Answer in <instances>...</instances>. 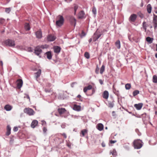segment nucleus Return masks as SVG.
I'll use <instances>...</instances> for the list:
<instances>
[{
    "label": "nucleus",
    "instance_id": "f257e3e1",
    "mask_svg": "<svg viewBox=\"0 0 157 157\" xmlns=\"http://www.w3.org/2000/svg\"><path fill=\"white\" fill-rule=\"evenodd\" d=\"M134 148L136 149L140 148L143 145V142L140 139H137L134 141L133 143Z\"/></svg>",
    "mask_w": 157,
    "mask_h": 157
},
{
    "label": "nucleus",
    "instance_id": "f03ea898",
    "mask_svg": "<svg viewBox=\"0 0 157 157\" xmlns=\"http://www.w3.org/2000/svg\"><path fill=\"white\" fill-rule=\"evenodd\" d=\"M58 19L56 21V25L57 26L60 27L62 26L64 22V19L62 16L59 15L58 16Z\"/></svg>",
    "mask_w": 157,
    "mask_h": 157
},
{
    "label": "nucleus",
    "instance_id": "7ed1b4c3",
    "mask_svg": "<svg viewBox=\"0 0 157 157\" xmlns=\"http://www.w3.org/2000/svg\"><path fill=\"white\" fill-rule=\"evenodd\" d=\"M24 112L29 116L33 115L35 113L33 109L29 108H26L24 110Z\"/></svg>",
    "mask_w": 157,
    "mask_h": 157
},
{
    "label": "nucleus",
    "instance_id": "20e7f679",
    "mask_svg": "<svg viewBox=\"0 0 157 157\" xmlns=\"http://www.w3.org/2000/svg\"><path fill=\"white\" fill-rule=\"evenodd\" d=\"M5 44L9 47H13L15 45L14 41L10 39H8L5 41Z\"/></svg>",
    "mask_w": 157,
    "mask_h": 157
},
{
    "label": "nucleus",
    "instance_id": "39448f33",
    "mask_svg": "<svg viewBox=\"0 0 157 157\" xmlns=\"http://www.w3.org/2000/svg\"><path fill=\"white\" fill-rule=\"evenodd\" d=\"M69 19L71 25H73L75 27L76 25V19L73 16H70L69 17Z\"/></svg>",
    "mask_w": 157,
    "mask_h": 157
},
{
    "label": "nucleus",
    "instance_id": "423d86ee",
    "mask_svg": "<svg viewBox=\"0 0 157 157\" xmlns=\"http://www.w3.org/2000/svg\"><path fill=\"white\" fill-rule=\"evenodd\" d=\"M137 18V15L136 14H132L129 17L128 21L131 23H132L135 21Z\"/></svg>",
    "mask_w": 157,
    "mask_h": 157
},
{
    "label": "nucleus",
    "instance_id": "0eeeda50",
    "mask_svg": "<svg viewBox=\"0 0 157 157\" xmlns=\"http://www.w3.org/2000/svg\"><path fill=\"white\" fill-rule=\"evenodd\" d=\"M100 33L96 31L94 33L93 37V40L94 41H96L101 36Z\"/></svg>",
    "mask_w": 157,
    "mask_h": 157
},
{
    "label": "nucleus",
    "instance_id": "6e6552de",
    "mask_svg": "<svg viewBox=\"0 0 157 157\" xmlns=\"http://www.w3.org/2000/svg\"><path fill=\"white\" fill-rule=\"evenodd\" d=\"M42 52V50L40 48L39 46H37L35 48L34 53L36 55L39 56Z\"/></svg>",
    "mask_w": 157,
    "mask_h": 157
},
{
    "label": "nucleus",
    "instance_id": "1a4fd4ad",
    "mask_svg": "<svg viewBox=\"0 0 157 157\" xmlns=\"http://www.w3.org/2000/svg\"><path fill=\"white\" fill-rule=\"evenodd\" d=\"M35 34L36 38L40 39L42 38V32L41 29H39L36 32Z\"/></svg>",
    "mask_w": 157,
    "mask_h": 157
},
{
    "label": "nucleus",
    "instance_id": "9d476101",
    "mask_svg": "<svg viewBox=\"0 0 157 157\" xmlns=\"http://www.w3.org/2000/svg\"><path fill=\"white\" fill-rule=\"evenodd\" d=\"M17 87L19 89H20L23 85V81L21 79H19L16 81Z\"/></svg>",
    "mask_w": 157,
    "mask_h": 157
},
{
    "label": "nucleus",
    "instance_id": "9b49d317",
    "mask_svg": "<svg viewBox=\"0 0 157 157\" xmlns=\"http://www.w3.org/2000/svg\"><path fill=\"white\" fill-rule=\"evenodd\" d=\"M153 23L154 25V26L155 29L157 27V16L154 14L153 15Z\"/></svg>",
    "mask_w": 157,
    "mask_h": 157
},
{
    "label": "nucleus",
    "instance_id": "f8f14e48",
    "mask_svg": "<svg viewBox=\"0 0 157 157\" xmlns=\"http://www.w3.org/2000/svg\"><path fill=\"white\" fill-rule=\"evenodd\" d=\"M56 38V37L54 35H49L48 36L47 40L48 41H54Z\"/></svg>",
    "mask_w": 157,
    "mask_h": 157
},
{
    "label": "nucleus",
    "instance_id": "ddd939ff",
    "mask_svg": "<svg viewBox=\"0 0 157 157\" xmlns=\"http://www.w3.org/2000/svg\"><path fill=\"white\" fill-rule=\"evenodd\" d=\"M143 104L142 103H139L138 104H135L134 106L138 110H140L142 107Z\"/></svg>",
    "mask_w": 157,
    "mask_h": 157
},
{
    "label": "nucleus",
    "instance_id": "4468645a",
    "mask_svg": "<svg viewBox=\"0 0 157 157\" xmlns=\"http://www.w3.org/2000/svg\"><path fill=\"white\" fill-rule=\"evenodd\" d=\"M38 122L36 120H33L31 125V127L33 128H35L38 124Z\"/></svg>",
    "mask_w": 157,
    "mask_h": 157
},
{
    "label": "nucleus",
    "instance_id": "2eb2a0df",
    "mask_svg": "<svg viewBox=\"0 0 157 157\" xmlns=\"http://www.w3.org/2000/svg\"><path fill=\"white\" fill-rule=\"evenodd\" d=\"M53 49L54 52L57 53H59L61 50V48L58 46L54 47Z\"/></svg>",
    "mask_w": 157,
    "mask_h": 157
},
{
    "label": "nucleus",
    "instance_id": "dca6fc26",
    "mask_svg": "<svg viewBox=\"0 0 157 157\" xmlns=\"http://www.w3.org/2000/svg\"><path fill=\"white\" fill-rule=\"evenodd\" d=\"M45 55L46 56L47 58L48 59L50 60L52 59V56L50 51H48L46 52L45 53Z\"/></svg>",
    "mask_w": 157,
    "mask_h": 157
},
{
    "label": "nucleus",
    "instance_id": "f3484780",
    "mask_svg": "<svg viewBox=\"0 0 157 157\" xmlns=\"http://www.w3.org/2000/svg\"><path fill=\"white\" fill-rule=\"evenodd\" d=\"M97 128L99 131H101L104 128V126L101 123H99L97 126Z\"/></svg>",
    "mask_w": 157,
    "mask_h": 157
},
{
    "label": "nucleus",
    "instance_id": "a211bd4d",
    "mask_svg": "<svg viewBox=\"0 0 157 157\" xmlns=\"http://www.w3.org/2000/svg\"><path fill=\"white\" fill-rule=\"evenodd\" d=\"M85 13L83 11H81L80 12L78 15V18L79 19H82L83 18Z\"/></svg>",
    "mask_w": 157,
    "mask_h": 157
},
{
    "label": "nucleus",
    "instance_id": "6ab92c4d",
    "mask_svg": "<svg viewBox=\"0 0 157 157\" xmlns=\"http://www.w3.org/2000/svg\"><path fill=\"white\" fill-rule=\"evenodd\" d=\"M92 88V86L91 85H89L85 87L83 89V91L84 93H86L87 91L88 90H90Z\"/></svg>",
    "mask_w": 157,
    "mask_h": 157
},
{
    "label": "nucleus",
    "instance_id": "aec40b11",
    "mask_svg": "<svg viewBox=\"0 0 157 157\" xmlns=\"http://www.w3.org/2000/svg\"><path fill=\"white\" fill-rule=\"evenodd\" d=\"M41 73V70L39 69L36 72H35L34 74L35 76V78L37 80L38 78L40 77Z\"/></svg>",
    "mask_w": 157,
    "mask_h": 157
},
{
    "label": "nucleus",
    "instance_id": "412c9836",
    "mask_svg": "<svg viewBox=\"0 0 157 157\" xmlns=\"http://www.w3.org/2000/svg\"><path fill=\"white\" fill-rule=\"evenodd\" d=\"M109 94L108 92L106 90L105 91L103 94V97L105 99H107L109 97Z\"/></svg>",
    "mask_w": 157,
    "mask_h": 157
},
{
    "label": "nucleus",
    "instance_id": "4be33fe9",
    "mask_svg": "<svg viewBox=\"0 0 157 157\" xmlns=\"http://www.w3.org/2000/svg\"><path fill=\"white\" fill-rule=\"evenodd\" d=\"M58 111L60 114H62L64 113L66 110L64 108H59Z\"/></svg>",
    "mask_w": 157,
    "mask_h": 157
},
{
    "label": "nucleus",
    "instance_id": "5701e85b",
    "mask_svg": "<svg viewBox=\"0 0 157 157\" xmlns=\"http://www.w3.org/2000/svg\"><path fill=\"white\" fill-rule=\"evenodd\" d=\"M11 127L9 125H8L7 126V131L6 133V136H9L11 133Z\"/></svg>",
    "mask_w": 157,
    "mask_h": 157
},
{
    "label": "nucleus",
    "instance_id": "b1692460",
    "mask_svg": "<svg viewBox=\"0 0 157 157\" xmlns=\"http://www.w3.org/2000/svg\"><path fill=\"white\" fill-rule=\"evenodd\" d=\"M12 108V106L9 105H7L4 107V109L7 111H10Z\"/></svg>",
    "mask_w": 157,
    "mask_h": 157
},
{
    "label": "nucleus",
    "instance_id": "393cba45",
    "mask_svg": "<svg viewBox=\"0 0 157 157\" xmlns=\"http://www.w3.org/2000/svg\"><path fill=\"white\" fill-rule=\"evenodd\" d=\"M73 109L75 110L79 111L81 110V106L79 105H75L74 106Z\"/></svg>",
    "mask_w": 157,
    "mask_h": 157
},
{
    "label": "nucleus",
    "instance_id": "a878e982",
    "mask_svg": "<svg viewBox=\"0 0 157 157\" xmlns=\"http://www.w3.org/2000/svg\"><path fill=\"white\" fill-rule=\"evenodd\" d=\"M24 28L25 30L26 31H29L30 29L29 24L28 23H25V24Z\"/></svg>",
    "mask_w": 157,
    "mask_h": 157
},
{
    "label": "nucleus",
    "instance_id": "bb28decb",
    "mask_svg": "<svg viewBox=\"0 0 157 157\" xmlns=\"http://www.w3.org/2000/svg\"><path fill=\"white\" fill-rule=\"evenodd\" d=\"M116 47L120 49L121 48L120 42L119 40H117L115 43Z\"/></svg>",
    "mask_w": 157,
    "mask_h": 157
},
{
    "label": "nucleus",
    "instance_id": "cd10ccee",
    "mask_svg": "<svg viewBox=\"0 0 157 157\" xmlns=\"http://www.w3.org/2000/svg\"><path fill=\"white\" fill-rule=\"evenodd\" d=\"M151 6L150 4H149L147 6V10L148 13H150L151 11Z\"/></svg>",
    "mask_w": 157,
    "mask_h": 157
},
{
    "label": "nucleus",
    "instance_id": "c85d7f7f",
    "mask_svg": "<svg viewBox=\"0 0 157 157\" xmlns=\"http://www.w3.org/2000/svg\"><path fill=\"white\" fill-rule=\"evenodd\" d=\"M87 131L86 129H83L81 131V136L83 137L84 136L86 133H87Z\"/></svg>",
    "mask_w": 157,
    "mask_h": 157
},
{
    "label": "nucleus",
    "instance_id": "c756f323",
    "mask_svg": "<svg viewBox=\"0 0 157 157\" xmlns=\"http://www.w3.org/2000/svg\"><path fill=\"white\" fill-rule=\"evenodd\" d=\"M153 38H151L150 37H147L146 38V41L149 44L153 42Z\"/></svg>",
    "mask_w": 157,
    "mask_h": 157
},
{
    "label": "nucleus",
    "instance_id": "7c9ffc66",
    "mask_svg": "<svg viewBox=\"0 0 157 157\" xmlns=\"http://www.w3.org/2000/svg\"><path fill=\"white\" fill-rule=\"evenodd\" d=\"M113 91L114 92V93L117 95V96H118L119 94V91H117L116 89L115 88L114 86V85H113Z\"/></svg>",
    "mask_w": 157,
    "mask_h": 157
},
{
    "label": "nucleus",
    "instance_id": "2f4dec72",
    "mask_svg": "<svg viewBox=\"0 0 157 157\" xmlns=\"http://www.w3.org/2000/svg\"><path fill=\"white\" fill-rule=\"evenodd\" d=\"M105 66L104 65H103L101 67L100 70V73L101 74H102L105 71Z\"/></svg>",
    "mask_w": 157,
    "mask_h": 157
},
{
    "label": "nucleus",
    "instance_id": "473e14b6",
    "mask_svg": "<svg viewBox=\"0 0 157 157\" xmlns=\"http://www.w3.org/2000/svg\"><path fill=\"white\" fill-rule=\"evenodd\" d=\"M152 81L154 83H157V76L154 75L153 77Z\"/></svg>",
    "mask_w": 157,
    "mask_h": 157
},
{
    "label": "nucleus",
    "instance_id": "72a5a7b5",
    "mask_svg": "<svg viewBox=\"0 0 157 157\" xmlns=\"http://www.w3.org/2000/svg\"><path fill=\"white\" fill-rule=\"evenodd\" d=\"M74 14L75 15L76 14V11L78 8V6L77 5L75 4L74 5Z\"/></svg>",
    "mask_w": 157,
    "mask_h": 157
},
{
    "label": "nucleus",
    "instance_id": "f704fd0d",
    "mask_svg": "<svg viewBox=\"0 0 157 157\" xmlns=\"http://www.w3.org/2000/svg\"><path fill=\"white\" fill-rule=\"evenodd\" d=\"M131 87V85L130 83H127L125 85V88L126 90H129Z\"/></svg>",
    "mask_w": 157,
    "mask_h": 157
},
{
    "label": "nucleus",
    "instance_id": "c9c22d12",
    "mask_svg": "<svg viewBox=\"0 0 157 157\" xmlns=\"http://www.w3.org/2000/svg\"><path fill=\"white\" fill-rule=\"evenodd\" d=\"M139 91L138 90H135L133 92V95L134 96H135L139 94Z\"/></svg>",
    "mask_w": 157,
    "mask_h": 157
},
{
    "label": "nucleus",
    "instance_id": "e433bc0d",
    "mask_svg": "<svg viewBox=\"0 0 157 157\" xmlns=\"http://www.w3.org/2000/svg\"><path fill=\"white\" fill-rule=\"evenodd\" d=\"M40 48L44 49L47 48L48 47V45L45 44V45H39Z\"/></svg>",
    "mask_w": 157,
    "mask_h": 157
},
{
    "label": "nucleus",
    "instance_id": "4c0bfd02",
    "mask_svg": "<svg viewBox=\"0 0 157 157\" xmlns=\"http://www.w3.org/2000/svg\"><path fill=\"white\" fill-rule=\"evenodd\" d=\"M84 56L87 59H89L90 58V54L88 52H85L84 54Z\"/></svg>",
    "mask_w": 157,
    "mask_h": 157
},
{
    "label": "nucleus",
    "instance_id": "58836bf2",
    "mask_svg": "<svg viewBox=\"0 0 157 157\" xmlns=\"http://www.w3.org/2000/svg\"><path fill=\"white\" fill-rule=\"evenodd\" d=\"M114 104L113 102H109L108 106L111 108H113L114 106Z\"/></svg>",
    "mask_w": 157,
    "mask_h": 157
},
{
    "label": "nucleus",
    "instance_id": "ea45409f",
    "mask_svg": "<svg viewBox=\"0 0 157 157\" xmlns=\"http://www.w3.org/2000/svg\"><path fill=\"white\" fill-rule=\"evenodd\" d=\"M92 12L93 13V14H94V15H95L96 14V13H97L96 9L95 7H93L92 8Z\"/></svg>",
    "mask_w": 157,
    "mask_h": 157
},
{
    "label": "nucleus",
    "instance_id": "a19ab883",
    "mask_svg": "<svg viewBox=\"0 0 157 157\" xmlns=\"http://www.w3.org/2000/svg\"><path fill=\"white\" fill-rule=\"evenodd\" d=\"M10 11L11 8H6L5 9V12L7 13H9Z\"/></svg>",
    "mask_w": 157,
    "mask_h": 157
},
{
    "label": "nucleus",
    "instance_id": "79ce46f5",
    "mask_svg": "<svg viewBox=\"0 0 157 157\" xmlns=\"http://www.w3.org/2000/svg\"><path fill=\"white\" fill-rule=\"evenodd\" d=\"M5 21V19L2 18H0V25L3 24Z\"/></svg>",
    "mask_w": 157,
    "mask_h": 157
},
{
    "label": "nucleus",
    "instance_id": "37998d69",
    "mask_svg": "<svg viewBox=\"0 0 157 157\" xmlns=\"http://www.w3.org/2000/svg\"><path fill=\"white\" fill-rule=\"evenodd\" d=\"M146 22L144 21L143 23V27L145 30V31H146V26L145 25Z\"/></svg>",
    "mask_w": 157,
    "mask_h": 157
},
{
    "label": "nucleus",
    "instance_id": "c03bdc74",
    "mask_svg": "<svg viewBox=\"0 0 157 157\" xmlns=\"http://www.w3.org/2000/svg\"><path fill=\"white\" fill-rule=\"evenodd\" d=\"M86 35V33L84 32V31H82V33L80 35V36L81 37H82L83 36H84Z\"/></svg>",
    "mask_w": 157,
    "mask_h": 157
},
{
    "label": "nucleus",
    "instance_id": "a18cd8bd",
    "mask_svg": "<svg viewBox=\"0 0 157 157\" xmlns=\"http://www.w3.org/2000/svg\"><path fill=\"white\" fill-rule=\"evenodd\" d=\"M99 68L98 67V65H97L96 67V69H95V73L96 74H98L99 73Z\"/></svg>",
    "mask_w": 157,
    "mask_h": 157
},
{
    "label": "nucleus",
    "instance_id": "49530a36",
    "mask_svg": "<svg viewBox=\"0 0 157 157\" xmlns=\"http://www.w3.org/2000/svg\"><path fill=\"white\" fill-rule=\"evenodd\" d=\"M92 94H94L95 92V90L96 89V86H95L94 87H92Z\"/></svg>",
    "mask_w": 157,
    "mask_h": 157
},
{
    "label": "nucleus",
    "instance_id": "de8ad7c7",
    "mask_svg": "<svg viewBox=\"0 0 157 157\" xmlns=\"http://www.w3.org/2000/svg\"><path fill=\"white\" fill-rule=\"evenodd\" d=\"M13 130L14 132H17L18 130V128L17 127H14L13 128Z\"/></svg>",
    "mask_w": 157,
    "mask_h": 157
},
{
    "label": "nucleus",
    "instance_id": "09e8293b",
    "mask_svg": "<svg viewBox=\"0 0 157 157\" xmlns=\"http://www.w3.org/2000/svg\"><path fill=\"white\" fill-rule=\"evenodd\" d=\"M111 153L113 155H116V153L115 151L113 150V152H111Z\"/></svg>",
    "mask_w": 157,
    "mask_h": 157
},
{
    "label": "nucleus",
    "instance_id": "8fccbe9b",
    "mask_svg": "<svg viewBox=\"0 0 157 157\" xmlns=\"http://www.w3.org/2000/svg\"><path fill=\"white\" fill-rule=\"evenodd\" d=\"M47 130L46 127H44L43 128V131L44 133H46Z\"/></svg>",
    "mask_w": 157,
    "mask_h": 157
},
{
    "label": "nucleus",
    "instance_id": "3c124183",
    "mask_svg": "<svg viewBox=\"0 0 157 157\" xmlns=\"http://www.w3.org/2000/svg\"><path fill=\"white\" fill-rule=\"evenodd\" d=\"M65 138H66L67 137V136L66 134L65 133H63L61 134Z\"/></svg>",
    "mask_w": 157,
    "mask_h": 157
},
{
    "label": "nucleus",
    "instance_id": "603ef678",
    "mask_svg": "<svg viewBox=\"0 0 157 157\" xmlns=\"http://www.w3.org/2000/svg\"><path fill=\"white\" fill-rule=\"evenodd\" d=\"M99 83H100V84H101V85H102L103 84V81L101 79H99Z\"/></svg>",
    "mask_w": 157,
    "mask_h": 157
},
{
    "label": "nucleus",
    "instance_id": "864d4df0",
    "mask_svg": "<svg viewBox=\"0 0 157 157\" xmlns=\"http://www.w3.org/2000/svg\"><path fill=\"white\" fill-rule=\"evenodd\" d=\"M66 127V125L65 124H63L61 125V127L63 128H65Z\"/></svg>",
    "mask_w": 157,
    "mask_h": 157
},
{
    "label": "nucleus",
    "instance_id": "5fc2aeb1",
    "mask_svg": "<svg viewBox=\"0 0 157 157\" xmlns=\"http://www.w3.org/2000/svg\"><path fill=\"white\" fill-rule=\"evenodd\" d=\"M28 51L30 52H32L33 51V49L31 48H29L28 49Z\"/></svg>",
    "mask_w": 157,
    "mask_h": 157
},
{
    "label": "nucleus",
    "instance_id": "6e6d98bb",
    "mask_svg": "<svg viewBox=\"0 0 157 157\" xmlns=\"http://www.w3.org/2000/svg\"><path fill=\"white\" fill-rule=\"evenodd\" d=\"M42 125H44L46 124V122L44 121H42Z\"/></svg>",
    "mask_w": 157,
    "mask_h": 157
},
{
    "label": "nucleus",
    "instance_id": "4d7b16f0",
    "mask_svg": "<svg viewBox=\"0 0 157 157\" xmlns=\"http://www.w3.org/2000/svg\"><path fill=\"white\" fill-rule=\"evenodd\" d=\"M117 142L116 140H111L110 141V142L111 144H114Z\"/></svg>",
    "mask_w": 157,
    "mask_h": 157
},
{
    "label": "nucleus",
    "instance_id": "13d9d810",
    "mask_svg": "<svg viewBox=\"0 0 157 157\" xmlns=\"http://www.w3.org/2000/svg\"><path fill=\"white\" fill-rule=\"evenodd\" d=\"M45 91L46 93H49L50 92V90L47 89H45Z\"/></svg>",
    "mask_w": 157,
    "mask_h": 157
},
{
    "label": "nucleus",
    "instance_id": "bf43d9fd",
    "mask_svg": "<svg viewBox=\"0 0 157 157\" xmlns=\"http://www.w3.org/2000/svg\"><path fill=\"white\" fill-rule=\"evenodd\" d=\"M26 96L27 98L28 99H29V100H30V98H29V95L28 94H26Z\"/></svg>",
    "mask_w": 157,
    "mask_h": 157
},
{
    "label": "nucleus",
    "instance_id": "052dcab7",
    "mask_svg": "<svg viewBox=\"0 0 157 157\" xmlns=\"http://www.w3.org/2000/svg\"><path fill=\"white\" fill-rule=\"evenodd\" d=\"M0 64L2 66L3 65V62L2 61H0Z\"/></svg>",
    "mask_w": 157,
    "mask_h": 157
},
{
    "label": "nucleus",
    "instance_id": "680f3d73",
    "mask_svg": "<svg viewBox=\"0 0 157 157\" xmlns=\"http://www.w3.org/2000/svg\"><path fill=\"white\" fill-rule=\"evenodd\" d=\"M92 41V38H90V39L89 40V43H90V42H91Z\"/></svg>",
    "mask_w": 157,
    "mask_h": 157
},
{
    "label": "nucleus",
    "instance_id": "e2e57ef3",
    "mask_svg": "<svg viewBox=\"0 0 157 157\" xmlns=\"http://www.w3.org/2000/svg\"><path fill=\"white\" fill-rule=\"evenodd\" d=\"M13 139L12 138H11V140L10 141V142H13Z\"/></svg>",
    "mask_w": 157,
    "mask_h": 157
},
{
    "label": "nucleus",
    "instance_id": "0e129e2a",
    "mask_svg": "<svg viewBox=\"0 0 157 157\" xmlns=\"http://www.w3.org/2000/svg\"><path fill=\"white\" fill-rule=\"evenodd\" d=\"M102 146L103 147H105V144L102 143Z\"/></svg>",
    "mask_w": 157,
    "mask_h": 157
},
{
    "label": "nucleus",
    "instance_id": "69168bd1",
    "mask_svg": "<svg viewBox=\"0 0 157 157\" xmlns=\"http://www.w3.org/2000/svg\"><path fill=\"white\" fill-rule=\"evenodd\" d=\"M143 6V3L142 2H141V6L142 7Z\"/></svg>",
    "mask_w": 157,
    "mask_h": 157
},
{
    "label": "nucleus",
    "instance_id": "338daca9",
    "mask_svg": "<svg viewBox=\"0 0 157 157\" xmlns=\"http://www.w3.org/2000/svg\"><path fill=\"white\" fill-rule=\"evenodd\" d=\"M77 97L78 98H80L81 97V96L80 95H78Z\"/></svg>",
    "mask_w": 157,
    "mask_h": 157
},
{
    "label": "nucleus",
    "instance_id": "774afa93",
    "mask_svg": "<svg viewBox=\"0 0 157 157\" xmlns=\"http://www.w3.org/2000/svg\"><path fill=\"white\" fill-rule=\"evenodd\" d=\"M155 57H156V58H157V53L155 54Z\"/></svg>",
    "mask_w": 157,
    "mask_h": 157
}]
</instances>
